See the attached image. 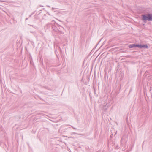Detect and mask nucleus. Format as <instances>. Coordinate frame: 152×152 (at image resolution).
I'll return each instance as SVG.
<instances>
[{
    "instance_id": "8",
    "label": "nucleus",
    "mask_w": 152,
    "mask_h": 152,
    "mask_svg": "<svg viewBox=\"0 0 152 152\" xmlns=\"http://www.w3.org/2000/svg\"><path fill=\"white\" fill-rule=\"evenodd\" d=\"M56 9V8H52V10H53Z\"/></svg>"
},
{
    "instance_id": "4",
    "label": "nucleus",
    "mask_w": 152,
    "mask_h": 152,
    "mask_svg": "<svg viewBox=\"0 0 152 152\" xmlns=\"http://www.w3.org/2000/svg\"><path fill=\"white\" fill-rule=\"evenodd\" d=\"M53 25V24L50 23H47L46 25L45 26V28H48L49 30L51 29L52 26Z\"/></svg>"
},
{
    "instance_id": "10",
    "label": "nucleus",
    "mask_w": 152,
    "mask_h": 152,
    "mask_svg": "<svg viewBox=\"0 0 152 152\" xmlns=\"http://www.w3.org/2000/svg\"><path fill=\"white\" fill-rule=\"evenodd\" d=\"M123 150H124L125 149V148H123Z\"/></svg>"
},
{
    "instance_id": "7",
    "label": "nucleus",
    "mask_w": 152,
    "mask_h": 152,
    "mask_svg": "<svg viewBox=\"0 0 152 152\" xmlns=\"http://www.w3.org/2000/svg\"><path fill=\"white\" fill-rule=\"evenodd\" d=\"M29 18H26V19H25V20H28V19Z\"/></svg>"
},
{
    "instance_id": "9",
    "label": "nucleus",
    "mask_w": 152,
    "mask_h": 152,
    "mask_svg": "<svg viewBox=\"0 0 152 152\" xmlns=\"http://www.w3.org/2000/svg\"><path fill=\"white\" fill-rule=\"evenodd\" d=\"M73 129H76V128H75L73 127Z\"/></svg>"
},
{
    "instance_id": "11",
    "label": "nucleus",
    "mask_w": 152,
    "mask_h": 152,
    "mask_svg": "<svg viewBox=\"0 0 152 152\" xmlns=\"http://www.w3.org/2000/svg\"><path fill=\"white\" fill-rule=\"evenodd\" d=\"M32 27H34V26L33 25H31Z\"/></svg>"
},
{
    "instance_id": "12",
    "label": "nucleus",
    "mask_w": 152,
    "mask_h": 152,
    "mask_svg": "<svg viewBox=\"0 0 152 152\" xmlns=\"http://www.w3.org/2000/svg\"><path fill=\"white\" fill-rule=\"evenodd\" d=\"M123 137L122 138H121V141H122V139H123Z\"/></svg>"
},
{
    "instance_id": "6",
    "label": "nucleus",
    "mask_w": 152,
    "mask_h": 152,
    "mask_svg": "<svg viewBox=\"0 0 152 152\" xmlns=\"http://www.w3.org/2000/svg\"><path fill=\"white\" fill-rule=\"evenodd\" d=\"M43 6L42 5H39L38 6V7H43Z\"/></svg>"
},
{
    "instance_id": "2",
    "label": "nucleus",
    "mask_w": 152,
    "mask_h": 152,
    "mask_svg": "<svg viewBox=\"0 0 152 152\" xmlns=\"http://www.w3.org/2000/svg\"><path fill=\"white\" fill-rule=\"evenodd\" d=\"M61 28L64 29V28L62 27L61 26L60 27L58 25L53 23L51 29H52L53 31L56 32L57 34L59 32L61 34H63L64 32L60 31V29Z\"/></svg>"
},
{
    "instance_id": "13",
    "label": "nucleus",
    "mask_w": 152,
    "mask_h": 152,
    "mask_svg": "<svg viewBox=\"0 0 152 152\" xmlns=\"http://www.w3.org/2000/svg\"><path fill=\"white\" fill-rule=\"evenodd\" d=\"M31 15H29V17H31Z\"/></svg>"
},
{
    "instance_id": "3",
    "label": "nucleus",
    "mask_w": 152,
    "mask_h": 152,
    "mask_svg": "<svg viewBox=\"0 0 152 152\" xmlns=\"http://www.w3.org/2000/svg\"><path fill=\"white\" fill-rule=\"evenodd\" d=\"M138 48H140L148 49V47L147 44L142 45L138 44Z\"/></svg>"
},
{
    "instance_id": "14",
    "label": "nucleus",
    "mask_w": 152,
    "mask_h": 152,
    "mask_svg": "<svg viewBox=\"0 0 152 152\" xmlns=\"http://www.w3.org/2000/svg\"><path fill=\"white\" fill-rule=\"evenodd\" d=\"M34 12L33 13L31 14V15H33V14H34Z\"/></svg>"
},
{
    "instance_id": "1",
    "label": "nucleus",
    "mask_w": 152,
    "mask_h": 152,
    "mask_svg": "<svg viewBox=\"0 0 152 152\" xmlns=\"http://www.w3.org/2000/svg\"><path fill=\"white\" fill-rule=\"evenodd\" d=\"M141 20L144 23L147 21H152V13L148 12L141 15Z\"/></svg>"
},
{
    "instance_id": "15",
    "label": "nucleus",
    "mask_w": 152,
    "mask_h": 152,
    "mask_svg": "<svg viewBox=\"0 0 152 152\" xmlns=\"http://www.w3.org/2000/svg\"><path fill=\"white\" fill-rule=\"evenodd\" d=\"M94 93H95V90H94Z\"/></svg>"
},
{
    "instance_id": "5",
    "label": "nucleus",
    "mask_w": 152,
    "mask_h": 152,
    "mask_svg": "<svg viewBox=\"0 0 152 152\" xmlns=\"http://www.w3.org/2000/svg\"><path fill=\"white\" fill-rule=\"evenodd\" d=\"M138 44H130L129 46V47L130 48L137 47L138 48Z\"/></svg>"
}]
</instances>
